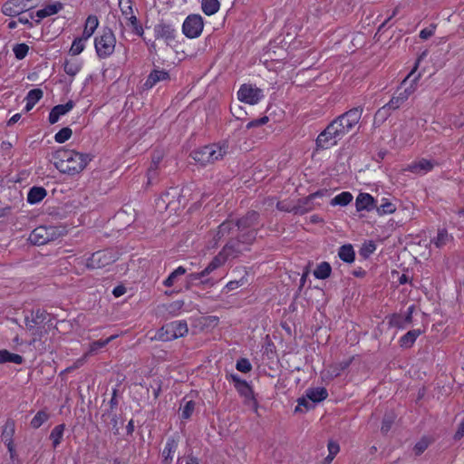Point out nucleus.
<instances>
[{
  "mask_svg": "<svg viewBox=\"0 0 464 464\" xmlns=\"http://www.w3.org/2000/svg\"><path fill=\"white\" fill-rule=\"evenodd\" d=\"M236 368L237 371L246 373L252 370V365L248 359L240 358L237 361Z\"/></svg>",
  "mask_w": 464,
  "mask_h": 464,
  "instance_id": "58",
  "label": "nucleus"
},
{
  "mask_svg": "<svg viewBox=\"0 0 464 464\" xmlns=\"http://www.w3.org/2000/svg\"><path fill=\"white\" fill-rule=\"evenodd\" d=\"M15 432V422L12 419H8L3 428L2 431V440L6 445L8 451L11 453V456H13V453L14 452V435Z\"/></svg>",
  "mask_w": 464,
  "mask_h": 464,
  "instance_id": "17",
  "label": "nucleus"
},
{
  "mask_svg": "<svg viewBox=\"0 0 464 464\" xmlns=\"http://www.w3.org/2000/svg\"><path fill=\"white\" fill-rule=\"evenodd\" d=\"M48 316V314L45 310L37 309L35 311H32L31 317L25 316L24 323L28 329H33L34 326L43 324Z\"/></svg>",
  "mask_w": 464,
  "mask_h": 464,
  "instance_id": "22",
  "label": "nucleus"
},
{
  "mask_svg": "<svg viewBox=\"0 0 464 464\" xmlns=\"http://www.w3.org/2000/svg\"><path fill=\"white\" fill-rule=\"evenodd\" d=\"M229 145L227 140L212 143L194 150L190 156L201 166L213 164L220 160L228 152Z\"/></svg>",
  "mask_w": 464,
  "mask_h": 464,
  "instance_id": "3",
  "label": "nucleus"
},
{
  "mask_svg": "<svg viewBox=\"0 0 464 464\" xmlns=\"http://www.w3.org/2000/svg\"><path fill=\"white\" fill-rule=\"evenodd\" d=\"M43 95L44 92L41 89L35 88L30 90L25 97V111H31L34 108V106L43 98Z\"/></svg>",
  "mask_w": 464,
  "mask_h": 464,
  "instance_id": "27",
  "label": "nucleus"
},
{
  "mask_svg": "<svg viewBox=\"0 0 464 464\" xmlns=\"http://www.w3.org/2000/svg\"><path fill=\"white\" fill-rule=\"evenodd\" d=\"M376 249V245L373 241H369L364 243L360 250V255L363 257H368L371 254H372Z\"/></svg>",
  "mask_w": 464,
  "mask_h": 464,
  "instance_id": "60",
  "label": "nucleus"
},
{
  "mask_svg": "<svg viewBox=\"0 0 464 464\" xmlns=\"http://www.w3.org/2000/svg\"><path fill=\"white\" fill-rule=\"evenodd\" d=\"M338 256L345 263L351 264L355 259V252L351 244L343 245L339 247Z\"/></svg>",
  "mask_w": 464,
  "mask_h": 464,
  "instance_id": "32",
  "label": "nucleus"
},
{
  "mask_svg": "<svg viewBox=\"0 0 464 464\" xmlns=\"http://www.w3.org/2000/svg\"><path fill=\"white\" fill-rule=\"evenodd\" d=\"M116 261V256L111 249L100 250L93 253L86 261V266L89 269H98L105 267Z\"/></svg>",
  "mask_w": 464,
  "mask_h": 464,
  "instance_id": "7",
  "label": "nucleus"
},
{
  "mask_svg": "<svg viewBox=\"0 0 464 464\" xmlns=\"http://www.w3.org/2000/svg\"><path fill=\"white\" fill-rule=\"evenodd\" d=\"M116 338V335H111L105 340H97L91 343L90 353L97 352L98 350L105 347L110 342Z\"/></svg>",
  "mask_w": 464,
  "mask_h": 464,
  "instance_id": "51",
  "label": "nucleus"
},
{
  "mask_svg": "<svg viewBox=\"0 0 464 464\" xmlns=\"http://www.w3.org/2000/svg\"><path fill=\"white\" fill-rule=\"evenodd\" d=\"M407 101H405L404 97L401 96L398 92H396L392 99L389 101L390 107L394 111L400 109Z\"/></svg>",
  "mask_w": 464,
  "mask_h": 464,
  "instance_id": "56",
  "label": "nucleus"
},
{
  "mask_svg": "<svg viewBox=\"0 0 464 464\" xmlns=\"http://www.w3.org/2000/svg\"><path fill=\"white\" fill-rule=\"evenodd\" d=\"M29 46L26 44H17L14 46L13 52L17 60H23L28 53Z\"/></svg>",
  "mask_w": 464,
  "mask_h": 464,
  "instance_id": "50",
  "label": "nucleus"
},
{
  "mask_svg": "<svg viewBox=\"0 0 464 464\" xmlns=\"http://www.w3.org/2000/svg\"><path fill=\"white\" fill-rule=\"evenodd\" d=\"M178 448V442L174 438H169L167 440L165 448L162 451L163 463L170 464L173 459L172 454L176 451Z\"/></svg>",
  "mask_w": 464,
  "mask_h": 464,
  "instance_id": "26",
  "label": "nucleus"
},
{
  "mask_svg": "<svg viewBox=\"0 0 464 464\" xmlns=\"http://www.w3.org/2000/svg\"><path fill=\"white\" fill-rule=\"evenodd\" d=\"M196 403L193 401H188L185 402L184 406L181 409V417L182 419L188 420L191 417L194 412Z\"/></svg>",
  "mask_w": 464,
  "mask_h": 464,
  "instance_id": "52",
  "label": "nucleus"
},
{
  "mask_svg": "<svg viewBox=\"0 0 464 464\" xmlns=\"http://www.w3.org/2000/svg\"><path fill=\"white\" fill-rule=\"evenodd\" d=\"M119 7L121 14L127 19V25L132 30L136 35L142 37L145 41L144 29L138 20L137 16L133 14L131 0H119Z\"/></svg>",
  "mask_w": 464,
  "mask_h": 464,
  "instance_id": "6",
  "label": "nucleus"
},
{
  "mask_svg": "<svg viewBox=\"0 0 464 464\" xmlns=\"http://www.w3.org/2000/svg\"><path fill=\"white\" fill-rule=\"evenodd\" d=\"M395 419L396 416L393 412H388L384 414L381 427V431L382 434H387L390 431Z\"/></svg>",
  "mask_w": 464,
  "mask_h": 464,
  "instance_id": "45",
  "label": "nucleus"
},
{
  "mask_svg": "<svg viewBox=\"0 0 464 464\" xmlns=\"http://www.w3.org/2000/svg\"><path fill=\"white\" fill-rule=\"evenodd\" d=\"M183 306H184V301L177 300V301H174V302L167 304L166 310L168 311V313L169 314L177 315L181 311Z\"/></svg>",
  "mask_w": 464,
  "mask_h": 464,
  "instance_id": "57",
  "label": "nucleus"
},
{
  "mask_svg": "<svg viewBox=\"0 0 464 464\" xmlns=\"http://www.w3.org/2000/svg\"><path fill=\"white\" fill-rule=\"evenodd\" d=\"M46 234L48 235V242L58 239L59 237H63L66 232L65 228L63 227L50 226L46 227Z\"/></svg>",
  "mask_w": 464,
  "mask_h": 464,
  "instance_id": "46",
  "label": "nucleus"
},
{
  "mask_svg": "<svg viewBox=\"0 0 464 464\" xmlns=\"http://www.w3.org/2000/svg\"><path fill=\"white\" fill-rule=\"evenodd\" d=\"M153 30L155 38L164 40L167 45H171L175 42L177 32L172 24L161 20L154 25Z\"/></svg>",
  "mask_w": 464,
  "mask_h": 464,
  "instance_id": "10",
  "label": "nucleus"
},
{
  "mask_svg": "<svg viewBox=\"0 0 464 464\" xmlns=\"http://www.w3.org/2000/svg\"><path fill=\"white\" fill-rule=\"evenodd\" d=\"M24 362V357L17 353H12L5 349L0 350V363L13 362L22 364Z\"/></svg>",
  "mask_w": 464,
  "mask_h": 464,
  "instance_id": "34",
  "label": "nucleus"
},
{
  "mask_svg": "<svg viewBox=\"0 0 464 464\" xmlns=\"http://www.w3.org/2000/svg\"><path fill=\"white\" fill-rule=\"evenodd\" d=\"M256 229L245 230L243 232H239V235L237 238L242 243L243 246L248 247L256 240Z\"/></svg>",
  "mask_w": 464,
  "mask_h": 464,
  "instance_id": "39",
  "label": "nucleus"
},
{
  "mask_svg": "<svg viewBox=\"0 0 464 464\" xmlns=\"http://www.w3.org/2000/svg\"><path fill=\"white\" fill-rule=\"evenodd\" d=\"M436 165H438L437 161L422 158L409 164L404 170L417 175H425L431 171Z\"/></svg>",
  "mask_w": 464,
  "mask_h": 464,
  "instance_id": "12",
  "label": "nucleus"
},
{
  "mask_svg": "<svg viewBox=\"0 0 464 464\" xmlns=\"http://www.w3.org/2000/svg\"><path fill=\"white\" fill-rule=\"evenodd\" d=\"M169 73L165 70L154 69L148 75L145 82L143 83L144 90L153 88L159 82L169 80Z\"/></svg>",
  "mask_w": 464,
  "mask_h": 464,
  "instance_id": "18",
  "label": "nucleus"
},
{
  "mask_svg": "<svg viewBox=\"0 0 464 464\" xmlns=\"http://www.w3.org/2000/svg\"><path fill=\"white\" fill-rule=\"evenodd\" d=\"M187 272L183 266H179L164 280L163 285L167 287H170L174 285L175 280L178 276L185 275Z\"/></svg>",
  "mask_w": 464,
  "mask_h": 464,
  "instance_id": "47",
  "label": "nucleus"
},
{
  "mask_svg": "<svg viewBox=\"0 0 464 464\" xmlns=\"http://www.w3.org/2000/svg\"><path fill=\"white\" fill-rule=\"evenodd\" d=\"M238 394L244 399V404L247 405L255 411H257L258 402L255 397L251 385L246 381L244 383L236 388Z\"/></svg>",
  "mask_w": 464,
  "mask_h": 464,
  "instance_id": "13",
  "label": "nucleus"
},
{
  "mask_svg": "<svg viewBox=\"0 0 464 464\" xmlns=\"http://www.w3.org/2000/svg\"><path fill=\"white\" fill-rule=\"evenodd\" d=\"M82 68V62L78 60H65L63 70L69 76H75Z\"/></svg>",
  "mask_w": 464,
  "mask_h": 464,
  "instance_id": "37",
  "label": "nucleus"
},
{
  "mask_svg": "<svg viewBox=\"0 0 464 464\" xmlns=\"http://www.w3.org/2000/svg\"><path fill=\"white\" fill-rule=\"evenodd\" d=\"M45 226H40L34 228L29 235L28 240L36 246H42L48 243V235Z\"/></svg>",
  "mask_w": 464,
  "mask_h": 464,
  "instance_id": "23",
  "label": "nucleus"
},
{
  "mask_svg": "<svg viewBox=\"0 0 464 464\" xmlns=\"http://www.w3.org/2000/svg\"><path fill=\"white\" fill-rule=\"evenodd\" d=\"M74 107V102L70 100L65 104H59L54 106L49 112V122L51 124L56 123L60 117L69 112Z\"/></svg>",
  "mask_w": 464,
  "mask_h": 464,
  "instance_id": "21",
  "label": "nucleus"
},
{
  "mask_svg": "<svg viewBox=\"0 0 464 464\" xmlns=\"http://www.w3.org/2000/svg\"><path fill=\"white\" fill-rule=\"evenodd\" d=\"M362 111V107H354L336 117L317 136L316 146L323 150L335 146L359 123Z\"/></svg>",
  "mask_w": 464,
  "mask_h": 464,
  "instance_id": "1",
  "label": "nucleus"
},
{
  "mask_svg": "<svg viewBox=\"0 0 464 464\" xmlns=\"http://www.w3.org/2000/svg\"><path fill=\"white\" fill-rule=\"evenodd\" d=\"M332 267L326 261L321 262L314 270V276L317 279H326L330 276Z\"/></svg>",
  "mask_w": 464,
  "mask_h": 464,
  "instance_id": "36",
  "label": "nucleus"
},
{
  "mask_svg": "<svg viewBox=\"0 0 464 464\" xmlns=\"http://www.w3.org/2000/svg\"><path fill=\"white\" fill-rule=\"evenodd\" d=\"M92 156L73 150L61 148L52 154V161L62 173L75 175L82 172L92 160Z\"/></svg>",
  "mask_w": 464,
  "mask_h": 464,
  "instance_id": "2",
  "label": "nucleus"
},
{
  "mask_svg": "<svg viewBox=\"0 0 464 464\" xmlns=\"http://www.w3.org/2000/svg\"><path fill=\"white\" fill-rule=\"evenodd\" d=\"M204 28L203 18L199 14H189L182 24V33L186 37L193 39L198 37Z\"/></svg>",
  "mask_w": 464,
  "mask_h": 464,
  "instance_id": "8",
  "label": "nucleus"
},
{
  "mask_svg": "<svg viewBox=\"0 0 464 464\" xmlns=\"http://www.w3.org/2000/svg\"><path fill=\"white\" fill-rule=\"evenodd\" d=\"M235 227H237V225L233 220H225L218 226L215 239L220 240L222 237L229 236L234 230Z\"/></svg>",
  "mask_w": 464,
  "mask_h": 464,
  "instance_id": "30",
  "label": "nucleus"
},
{
  "mask_svg": "<svg viewBox=\"0 0 464 464\" xmlns=\"http://www.w3.org/2000/svg\"><path fill=\"white\" fill-rule=\"evenodd\" d=\"M188 332L185 320L173 321L165 324L156 334L155 338L162 342H169L185 336Z\"/></svg>",
  "mask_w": 464,
  "mask_h": 464,
  "instance_id": "4",
  "label": "nucleus"
},
{
  "mask_svg": "<svg viewBox=\"0 0 464 464\" xmlns=\"http://www.w3.org/2000/svg\"><path fill=\"white\" fill-rule=\"evenodd\" d=\"M46 194L45 188L42 187H33L27 194V202L30 204L38 203L45 198Z\"/></svg>",
  "mask_w": 464,
  "mask_h": 464,
  "instance_id": "33",
  "label": "nucleus"
},
{
  "mask_svg": "<svg viewBox=\"0 0 464 464\" xmlns=\"http://www.w3.org/2000/svg\"><path fill=\"white\" fill-rule=\"evenodd\" d=\"M419 77H420V74L418 76L414 77V79H412L411 84L408 87L404 88L403 90H401V88L397 90V92L400 93V95L404 97L405 101H407L409 99V97L414 92V91H415L414 84L416 83Z\"/></svg>",
  "mask_w": 464,
  "mask_h": 464,
  "instance_id": "54",
  "label": "nucleus"
},
{
  "mask_svg": "<svg viewBox=\"0 0 464 464\" xmlns=\"http://www.w3.org/2000/svg\"><path fill=\"white\" fill-rule=\"evenodd\" d=\"M116 38L111 29L104 28L100 36L95 37L94 46L99 58L111 56L115 49Z\"/></svg>",
  "mask_w": 464,
  "mask_h": 464,
  "instance_id": "5",
  "label": "nucleus"
},
{
  "mask_svg": "<svg viewBox=\"0 0 464 464\" xmlns=\"http://www.w3.org/2000/svg\"><path fill=\"white\" fill-rule=\"evenodd\" d=\"M268 121H269V118L267 116H263L261 118L250 121L246 124V128L247 130H250V129H253V128H257L259 126L265 125L266 123L268 122Z\"/></svg>",
  "mask_w": 464,
  "mask_h": 464,
  "instance_id": "62",
  "label": "nucleus"
},
{
  "mask_svg": "<svg viewBox=\"0 0 464 464\" xmlns=\"http://www.w3.org/2000/svg\"><path fill=\"white\" fill-rule=\"evenodd\" d=\"M28 9H30V7H27L24 0H8L4 4L2 12L7 16L14 17Z\"/></svg>",
  "mask_w": 464,
  "mask_h": 464,
  "instance_id": "16",
  "label": "nucleus"
},
{
  "mask_svg": "<svg viewBox=\"0 0 464 464\" xmlns=\"http://www.w3.org/2000/svg\"><path fill=\"white\" fill-rule=\"evenodd\" d=\"M263 97V91L252 84H242L237 92V99L251 105L258 103Z\"/></svg>",
  "mask_w": 464,
  "mask_h": 464,
  "instance_id": "9",
  "label": "nucleus"
},
{
  "mask_svg": "<svg viewBox=\"0 0 464 464\" xmlns=\"http://www.w3.org/2000/svg\"><path fill=\"white\" fill-rule=\"evenodd\" d=\"M388 323L391 327L404 329L412 323V320H406V314L394 313L389 316Z\"/></svg>",
  "mask_w": 464,
  "mask_h": 464,
  "instance_id": "29",
  "label": "nucleus"
},
{
  "mask_svg": "<svg viewBox=\"0 0 464 464\" xmlns=\"http://www.w3.org/2000/svg\"><path fill=\"white\" fill-rule=\"evenodd\" d=\"M63 8V5L62 3L55 2L53 4L47 5L43 9H40V10L36 11L35 14H34V13L30 14V18L34 19V17L35 15L38 18L35 22L37 24H39L42 19L57 14Z\"/></svg>",
  "mask_w": 464,
  "mask_h": 464,
  "instance_id": "20",
  "label": "nucleus"
},
{
  "mask_svg": "<svg viewBox=\"0 0 464 464\" xmlns=\"http://www.w3.org/2000/svg\"><path fill=\"white\" fill-rule=\"evenodd\" d=\"M353 197L352 195L351 192H348V191H343L340 194H338L337 196H335L332 200H331V205L332 206H347L350 202H352Z\"/></svg>",
  "mask_w": 464,
  "mask_h": 464,
  "instance_id": "42",
  "label": "nucleus"
},
{
  "mask_svg": "<svg viewBox=\"0 0 464 464\" xmlns=\"http://www.w3.org/2000/svg\"><path fill=\"white\" fill-rule=\"evenodd\" d=\"M98 25V17L94 14H90L85 21L84 29L81 37L87 41L94 34Z\"/></svg>",
  "mask_w": 464,
  "mask_h": 464,
  "instance_id": "24",
  "label": "nucleus"
},
{
  "mask_svg": "<svg viewBox=\"0 0 464 464\" xmlns=\"http://www.w3.org/2000/svg\"><path fill=\"white\" fill-rule=\"evenodd\" d=\"M435 29H436L435 24H430L429 27L422 29L420 32V38H421L422 40L429 39L430 37H431L434 34Z\"/></svg>",
  "mask_w": 464,
  "mask_h": 464,
  "instance_id": "64",
  "label": "nucleus"
},
{
  "mask_svg": "<svg viewBox=\"0 0 464 464\" xmlns=\"http://www.w3.org/2000/svg\"><path fill=\"white\" fill-rule=\"evenodd\" d=\"M419 77H420V74L418 76L414 77V79H412L411 84L408 87L404 88L403 90H401V88L397 90V92L400 93V95L404 97L405 101H407L409 99V97L414 92V91H415L414 84L416 83Z\"/></svg>",
  "mask_w": 464,
  "mask_h": 464,
  "instance_id": "53",
  "label": "nucleus"
},
{
  "mask_svg": "<svg viewBox=\"0 0 464 464\" xmlns=\"http://www.w3.org/2000/svg\"><path fill=\"white\" fill-rule=\"evenodd\" d=\"M64 430H65V424L63 423V424H59V425L55 426L53 429V430L51 431L50 440H52L53 447L54 449L60 445V443L63 440Z\"/></svg>",
  "mask_w": 464,
  "mask_h": 464,
  "instance_id": "38",
  "label": "nucleus"
},
{
  "mask_svg": "<svg viewBox=\"0 0 464 464\" xmlns=\"http://www.w3.org/2000/svg\"><path fill=\"white\" fill-rule=\"evenodd\" d=\"M220 7L218 0H202L201 8L205 14L212 15L216 14Z\"/></svg>",
  "mask_w": 464,
  "mask_h": 464,
  "instance_id": "40",
  "label": "nucleus"
},
{
  "mask_svg": "<svg viewBox=\"0 0 464 464\" xmlns=\"http://www.w3.org/2000/svg\"><path fill=\"white\" fill-rule=\"evenodd\" d=\"M117 395H118V389H113L112 391V394H111V398L109 401V407L110 409L107 410L102 416V418H105L106 417V414H111L112 412H115V410L116 408L118 407V404H119V401H118V399H117Z\"/></svg>",
  "mask_w": 464,
  "mask_h": 464,
  "instance_id": "55",
  "label": "nucleus"
},
{
  "mask_svg": "<svg viewBox=\"0 0 464 464\" xmlns=\"http://www.w3.org/2000/svg\"><path fill=\"white\" fill-rule=\"evenodd\" d=\"M228 258L225 256V255H222V250L218 253V255H217L211 261V265L215 267V269L218 268L219 266H221L223 264H225V262L227 260Z\"/></svg>",
  "mask_w": 464,
  "mask_h": 464,
  "instance_id": "63",
  "label": "nucleus"
},
{
  "mask_svg": "<svg viewBox=\"0 0 464 464\" xmlns=\"http://www.w3.org/2000/svg\"><path fill=\"white\" fill-rule=\"evenodd\" d=\"M453 237L448 233L446 228L438 230L437 236L431 239V243L438 248H441L453 241Z\"/></svg>",
  "mask_w": 464,
  "mask_h": 464,
  "instance_id": "25",
  "label": "nucleus"
},
{
  "mask_svg": "<svg viewBox=\"0 0 464 464\" xmlns=\"http://www.w3.org/2000/svg\"><path fill=\"white\" fill-rule=\"evenodd\" d=\"M72 134V130L69 127H64L54 135V140L57 143H63L71 138Z\"/></svg>",
  "mask_w": 464,
  "mask_h": 464,
  "instance_id": "49",
  "label": "nucleus"
},
{
  "mask_svg": "<svg viewBox=\"0 0 464 464\" xmlns=\"http://www.w3.org/2000/svg\"><path fill=\"white\" fill-rule=\"evenodd\" d=\"M260 215L255 210L247 211L245 216L236 221L237 230L243 232L249 229H256V227L259 223Z\"/></svg>",
  "mask_w": 464,
  "mask_h": 464,
  "instance_id": "11",
  "label": "nucleus"
},
{
  "mask_svg": "<svg viewBox=\"0 0 464 464\" xmlns=\"http://www.w3.org/2000/svg\"><path fill=\"white\" fill-rule=\"evenodd\" d=\"M429 444L430 441L427 438H422L420 440H419L413 448L415 455L420 456V454H422L429 447Z\"/></svg>",
  "mask_w": 464,
  "mask_h": 464,
  "instance_id": "59",
  "label": "nucleus"
},
{
  "mask_svg": "<svg viewBox=\"0 0 464 464\" xmlns=\"http://www.w3.org/2000/svg\"><path fill=\"white\" fill-rule=\"evenodd\" d=\"M50 418V414L45 411H39L34 417L32 419L30 422V426L33 429L40 428L44 422H46Z\"/></svg>",
  "mask_w": 464,
  "mask_h": 464,
  "instance_id": "43",
  "label": "nucleus"
},
{
  "mask_svg": "<svg viewBox=\"0 0 464 464\" xmlns=\"http://www.w3.org/2000/svg\"><path fill=\"white\" fill-rule=\"evenodd\" d=\"M327 193V190H318L310 194L308 197L302 198L298 201L297 205L294 208L295 214L304 215L314 209L313 200L318 197H323Z\"/></svg>",
  "mask_w": 464,
  "mask_h": 464,
  "instance_id": "14",
  "label": "nucleus"
},
{
  "mask_svg": "<svg viewBox=\"0 0 464 464\" xmlns=\"http://www.w3.org/2000/svg\"><path fill=\"white\" fill-rule=\"evenodd\" d=\"M352 362V359H348L345 361H342L339 363H337L335 366L333 367V374L334 376L337 377L340 375V372L342 371H344L347 369Z\"/></svg>",
  "mask_w": 464,
  "mask_h": 464,
  "instance_id": "61",
  "label": "nucleus"
},
{
  "mask_svg": "<svg viewBox=\"0 0 464 464\" xmlns=\"http://www.w3.org/2000/svg\"><path fill=\"white\" fill-rule=\"evenodd\" d=\"M248 250L249 247L243 246L242 243L237 237L230 238L222 248V255H225L228 259L236 258L245 251Z\"/></svg>",
  "mask_w": 464,
  "mask_h": 464,
  "instance_id": "15",
  "label": "nucleus"
},
{
  "mask_svg": "<svg viewBox=\"0 0 464 464\" xmlns=\"http://www.w3.org/2000/svg\"><path fill=\"white\" fill-rule=\"evenodd\" d=\"M84 43H85V40H83L82 37L75 38L72 44L69 53L72 55L80 54L84 50V47H85Z\"/></svg>",
  "mask_w": 464,
  "mask_h": 464,
  "instance_id": "48",
  "label": "nucleus"
},
{
  "mask_svg": "<svg viewBox=\"0 0 464 464\" xmlns=\"http://www.w3.org/2000/svg\"><path fill=\"white\" fill-rule=\"evenodd\" d=\"M204 274L199 273H191L186 277V288L189 289L191 286L198 285V281L199 284L207 285L210 283V279H204Z\"/></svg>",
  "mask_w": 464,
  "mask_h": 464,
  "instance_id": "35",
  "label": "nucleus"
},
{
  "mask_svg": "<svg viewBox=\"0 0 464 464\" xmlns=\"http://www.w3.org/2000/svg\"><path fill=\"white\" fill-rule=\"evenodd\" d=\"M306 396L313 402H320L327 398L328 392L324 387L308 389L306 391Z\"/></svg>",
  "mask_w": 464,
  "mask_h": 464,
  "instance_id": "31",
  "label": "nucleus"
},
{
  "mask_svg": "<svg viewBox=\"0 0 464 464\" xmlns=\"http://www.w3.org/2000/svg\"><path fill=\"white\" fill-rule=\"evenodd\" d=\"M420 334L421 331L420 329H414L407 332L399 341L401 347L411 348Z\"/></svg>",
  "mask_w": 464,
  "mask_h": 464,
  "instance_id": "28",
  "label": "nucleus"
},
{
  "mask_svg": "<svg viewBox=\"0 0 464 464\" xmlns=\"http://www.w3.org/2000/svg\"><path fill=\"white\" fill-rule=\"evenodd\" d=\"M355 207L357 211H372L376 208L374 198L369 193H360L355 199Z\"/></svg>",
  "mask_w": 464,
  "mask_h": 464,
  "instance_id": "19",
  "label": "nucleus"
},
{
  "mask_svg": "<svg viewBox=\"0 0 464 464\" xmlns=\"http://www.w3.org/2000/svg\"><path fill=\"white\" fill-rule=\"evenodd\" d=\"M394 111L392 107H390V104L387 102L382 107H381L374 115V121L379 123H383Z\"/></svg>",
  "mask_w": 464,
  "mask_h": 464,
  "instance_id": "41",
  "label": "nucleus"
},
{
  "mask_svg": "<svg viewBox=\"0 0 464 464\" xmlns=\"http://www.w3.org/2000/svg\"><path fill=\"white\" fill-rule=\"evenodd\" d=\"M377 213L381 216L392 214L396 211V206L387 198H382V203L375 208Z\"/></svg>",
  "mask_w": 464,
  "mask_h": 464,
  "instance_id": "44",
  "label": "nucleus"
}]
</instances>
